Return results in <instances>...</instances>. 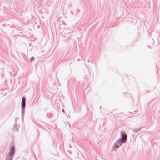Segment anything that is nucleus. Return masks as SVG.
<instances>
[{
    "label": "nucleus",
    "instance_id": "obj_6",
    "mask_svg": "<svg viewBox=\"0 0 160 160\" xmlns=\"http://www.w3.org/2000/svg\"><path fill=\"white\" fill-rule=\"evenodd\" d=\"M21 117L22 119L24 118V114L25 113V108H22Z\"/></svg>",
    "mask_w": 160,
    "mask_h": 160
},
{
    "label": "nucleus",
    "instance_id": "obj_5",
    "mask_svg": "<svg viewBox=\"0 0 160 160\" xmlns=\"http://www.w3.org/2000/svg\"><path fill=\"white\" fill-rule=\"evenodd\" d=\"M13 128L16 131H18V128L16 122H15V124H14L13 126Z\"/></svg>",
    "mask_w": 160,
    "mask_h": 160
},
{
    "label": "nucleus",
    "instance_id": "obj_10",
    "mask_svg": "<svg viewBox=\"0 0 160 160\" xmlns=\"http://www.w3.org/2000/svg\"><path fill=\"white\" fill-rule=\"evenodd\" d=\"M18 119V117H17V118L15 119V122H16V121H17V119Z\"/></svg>",
    "mask_w": 160,
    "mask_h": 160
},
{
    "label": "nucleus",
    "instance_id": "obj_2",
    "mask_svg": "<svg viewBox=\"0 0 160 160\" xmlns=\"http://www.w3.org/2000/svg\"><path fill=\"white\" fill-rule=\"evenodd\" d=\"M121 137L116 142V143L119 144L121 145L122 144L126 142L127 140L128 136L127 134L124 133H122V132H120Z\"/></svg>",
    "mask_w": 160,
    "mask_h": 160
},
{
    "label": "nucleus",
    "instance_id": "obj_8",
    "mask_svg": "<svg viewBox=\"0 0 160 160\" xmlns=\"http://www.w3.org/2000/svg\"><path fill=\"white\" fill-rule=\"evenodd\" d=\"M69 35L68 34H66V35L65 36H64L63 37V38H67L68 39L69 38Z\"/></svg>",
    "mask_w": 160,
    "mask_h": 160
},
{
    "label": "nucleus",
    "instance_id": "obj_3",
    "mask_svg": "<svg viewBox=\"0 0 160 160\" xmlns=\"http://www.w3.org/2000/svg\"><path fill=\"white\" fill-rule=\"evenodd\" d=\"M26 106V98L24 97L22 98L21 102V108H25Z\"/></svg>",
    "mask_w": 160,
    "mask_h": 160
},
{
    "label": "nucleus",
    "instance_id": "obj_1",
    "mask_svg": "<svg viewBox=\"0 0 160 160\" xmlns=\"http://www.w3.org/2000/svg\"><path fill=\"white\" fill-rule=\"evenodd\" d=\"M15 147L14 145H12L10 148L9 153L7 154L6 160H12L13 156L15 154Z\"/></svg>",
    "mask_w": 160,
    "mask_h": 160
},
{
    "label": "nucleus",
    "instance_id": "obj_4",
    "mask_svg": "<svg viewBox=\"0 0 160 160\" xmlns=\"http://www.w3.org/2000/svg\"><path fill=\"white\" fill-rule=\"evenodd\" d=\"M117 144H118L116 143V142L114 144L112 149V150L116 151L117 150V148L119 147V146Z\"/></svg>",
    "mask_w": 160,
    "mask_h": 160
},
{
    "label": "nucleus",
    "instance_id": "obj_9",
    "mask_svg": "<svg viewBox=\"0 0 160 160\" xmlns=\"http://www.w3.org/2000/svg\"><path fill=\"white\" fill-rule=\"evenodd\" d=\"M30 61L32 62L34 60V57H32L30 59Z\"/></svg>",
    "mask_w": 160,
    "mask_h": 160
},
{
    "label": "nucleus",
    "instance_id": "obj_13",
    "mask_svg": "<svg viewBox=\"0 0 160 160\" xmlns=\"http://www.w3.org/2000/svg\"><path fill=\"white\" fill-rule=\"evenodd\" d=\"M148 47H149L150 48H151L150 47V46H148Z\"/></svg>",
    "mask_w": 160,
    "mask_h": 160
},
{
    "label": "nucleus",
    "instance_id": "obj_12",
    "mask_svg": "<svg viewBox=\"0 0 160 160\" xmlns=\"http://www.w3.org/2000/svg\"><path fill=\"white\" fill-rule=\"evenodd\" d=\"M80 10H79L78 9L77 10V12H80Z\"/></svg>",
    "mask_w": 160,
    "mask_h": 160
},
{
    "label": "nucleus",
    "instance_id": "obj_11",
    "mask_svg": "<svg viewBox=\"0 0 160 160\" xmlns=\"http://www.w3.org/2000/svg\"><path fill=\"white\" fill-rule=\"evenodd\" d=\"M62 112H64V109H62Z\"/></svg>",
    "mask_w": 160,
    "mask_h": 160
},
{
    "label": "nucleus",
    "instance_id": "obj_7",
    "mask_svg": "<svg viewBox=\"0 0 160 160\" xmlns=\"http://www.w3.org/2000/svg\"><path fill=\"white\" fill-rule=\"evenodd\" d=\"M142 128H140L138 129L136 128L133 129V131L134 132L137 133L139 131H140Z\"/></svg>",
    "mask_w": 160,
    "mask_h": 160
}]
</instances>
